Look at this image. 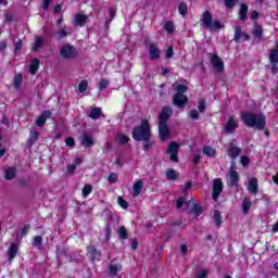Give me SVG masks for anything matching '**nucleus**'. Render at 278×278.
I'll use <instances>...</instances> for the list:
<instances>
[{
  "label": "nucleus",
  "instance_id": "obj_51",
  "mask_svg": "<svg viewBox=\"0 0 278 278\" xmlns=\"http://www.w3.org/2000/svg\"><path fill=\"white\" fill-rule=\"evenodd\" d=\"M205 108H206L205 100L204 99L200 100L199 105H198L199 112H201V113L205 112Z\"/></svg>",
  "mask_w": 278,
  "mask_h": 278
},
{
  "label": "nucleus",
  "instance_id": "obj_28",
  "mask_svg": "<svg viewBox=\"0 0 278 278\" xmlns=\"http://www.w3.org/2000/svg\"><path fill=\"white\" fill-rule=\"evenodd\" d=\"M81 144L83 147L90 148L94 146V140L89 135H84L81 139Z\"/></svg>",
  "mask_w": 278,
  "mask_h": 278
},
{
  "label": "nucleus",
  "instance_id": "obj_44",
  "mask_svg": "<svg viewBox=\"0 0 278 278\" xmlns=\"http://www.w3.org/2000/svg\"><path fill=\"white\" fill-rule=\"evenodd\" d=\"M118 142H119V144H127V142H129V137H127V135H125V134H119Z\"/></svg>",
  "mask_w": 278,
  "mask_h": 278
},
{
  "label": "nucleus",
  "instance_id": "obj_59",
  "mask_svg": "<svg viewBox=\"0 0 278 278\" xmlns=\"http://www.w3.org/2000/svg\"><path fill=\"white\" fill-rule=\"evenodd\" d=\"M75 170H77V164H72L67 166V173H70L71 175H73Z\"/></svg>",
  "mask_w": 278,
  "mask_h": 278
},
{
  "label": "nucleus",
  "instance_id": "obj_26",
  "mask_svg": "<svg viewBox=\"0 0 278 278\" xmlns=\"http://www.w3.org/2000/svg\"><path fill=\"white\" fill-rule=\"evenodd\" d=\"M248 12H249V5H247L245 3H242L240 5V11H239V18H240V21H247Z\"/></svg>",
  "mask_w": 278,
  "mask_h": 278
},
{
  "label": "nucleus",
  "instance_id": "obj_27",
  "mask_svg": "<svg viewBox=\"0 0 278 278\" xmlns=\"http://www.w3.org/2000/svg\"><path fill=\"white\" fill-rule=\"evenodd\" d=\"M277 45L275 49H271L269 52V62L270 64H278V49H277Z\"/></svg>",
  "mask_w": 278,
  "mask_h": 278
},
{
  "label": "nucleus",
  "instance_id": "obj_4",
  "mask_svg": "<svg viewBox=\"0 0 278 278\" xmlns=\"http://www.w3.org/2000/svg\"><path fill=\"white\" fill-rule=\"evenodd\" d=\"M201 23L205 29H210L211 31H219L223 29L225 25L219 22V20H213L212 12L204 11L201 16Z\"/></svg>",
  "mask_w": 278,
  "mask_h": 278
},
{
  "label": "nucleus",
  "instance_id": "obj_38",
  "mask_svg": "<svg viewBox=\"0 0 278 278\" xmlns=\"http://www.w3.org/2000/svg\"><path fill=\"white\" fill-rule=\"evenodd\" d=\"M33 247H36L37 249H41V247H42V237L41 236L34 237Z\"/></svg>",
  "mask_w": 278,
  "mask_h": 278
},
{
  "label": "nucleus",
  "instance_id": "obj_36",
  "mask_svg": "<svg viewBox=\"0 0 278 278\" xmlns=\"http://www.w3.org/2000/svg\"><path fill=\"white\" fill-rule=\"evenodd\" d=\"M204 155H207L208 157H214L216 155V150H214L212 147L206 146L203 149Z\"/></svg>",
  "mask_w": 278,
  "mask_h": 278
},
{
  "label": "nucleus",
  "instance_id": "obj_1",
  "mask_svg": "<svg viewBox=\"0 0 278 278\" xmlns=\"http://www.w3.org/2000/svg\"><path fill=\"white\" fill-rule=\"evenodd\" d=\"M173 116V109L168 105L162 108L159 115V136L162 142H166L170 138V130L168 129V121Z\"/></svg>",
  "mask_w": 278,
  "mask_h": 278
},
{
  "label": "nucleus",
  "instance_id": "obj_5",
  "mask_svg": "<svg viewBox=\"0 0 278 278\" xmlns=\"http://www.w3.org/2000/svg\"><path fill=\"white\" fill-rule=\"evenodd\" d=\"M60 55L64 60H75V58H77L78 55V52L74 46H71L70 43H67L61 47Z\"/></svg>",
  "mask_w": 278,
  "mask_h": 278
},
{
  "label": "nucleus",
  "instance_id": "obj_63",
  "mask_svg": "<svg viewBox=\"0 0 278 278\" xmlns=\"http://www.w3.org/2000/svg\"><path fill=\"white\" fill-rule=\"evenodd\" d=\"M38 131H33L31 134H30V140H31V142H36V140H38Z\"/></svg>",
  "mask_w": 278,
  "mask_h": 278
},
{
  "label": "nucleus",
  "instance_id": "obj_47",
  "mask_svg": "<svg viewBox=\"0 0 278 278\" xmlns=\"http://www.w3.org/2000/svg\"><path fill=\"white\" fill-rule=\"evenodd\" d=\"M108 86H110V80L102 78L99 84L100 90H105V88H108Z\"/></svg>",
  "mask_w": 278,
  "mask_h": 278
},
{
  "label": "nucleus",
  "instance_id": "obj_7",
  "mask_svg": "<svg viewBox=\"0 0 278 278\" xmlns=\"http://www.w3.org/2000/svg\"><path fill=\"white\" fill-rule=\"evenodd\" d=\"M167 155H169L170 162H179V144L175 141H172L168 144V148L166 150Z\"/></svg>",
  "mask_w": 278,
  "mask_h": 278
},
{
  "label": "nucleus",
  "instance_id": "obj_3",
  "mask_svg": "<svg viewBox=\"0 0 278 278\" xmlns=\"http://www.w3.org/2000/svg\"><path fill=\"white\" fill-rule=\"evenodd\" d=\"M151 125L149 119H142L139 126L132 129V138L136 142H142L143 140H151L152 137Z\"/></svg>",
  "mask_w": 278,
  "mask_h": 278
},
{
  "label": "nucleus",
  "instance_id": "obj_56",
  "mask_svg": "<svg viewBox=\"0 0 278 278\" xmlns=\"http://www.w3.org/2000/svg\"><path fill=\"white\" fill-rule=\"evenodd\" d=\"M4 21L5 23H12V21H14V16L12 15V13H5L4 14Z\"/></svg>",
  "mask_w": 278,
  "mask_h": 278
},
{
  "label": "nucleus",
  "instance_id": "obj_14",
  "mask_svg": "<svg viewBox=\"0 0 278 278\" xmlns=\"http://www.w3.org/2000/svg\"><path fill=\"white\" fill-rule=\"evenodd\" d=\"M106 270L111 277H116V275H118V273H121V270H123V265H121L118 263H115V264L111 263L106 267Z\"/></svg>",
  "mask_w": 278,
  "mask_h": 278
},
{
  "label": "nucleus",
  "instance_id": "obj_6",
  "mask_svg": "<svg viewBox=\"0 0 278 278\" xmlns=\"http://www.w3.org/2000/svg\"><path fill=\"white\" fill-rule=\"evenodd\" d=\"M239 181H240V175L236 170V161H232L230 168L228 170V186L230 188H233L238 186Z\"/></svg>",
  "mask_w": 278,
  "mask_h": 278
},
{
  "label": "nucleus",
  "instance_id": "obj_57",
  "mask_svg": "<svg viewBox=\"0 0 278 278\" xmlns=\"http://www.w3.org/2000/svg\"><path fill=\"white\" fill-rule=\"evenodd\" d=\"M190 116L193 121H199V111L197 110L190 111Z\"/></svg>",
  "mask_w": 278,
  "mask_h": 278
},
{
  "label": "nucleus",
  "instance_id": "obj_55",
  "mask_svg": "<svg viewBox=\"0 0 278 278\" xmlns=\"http://www.w3.org/2000/svg\"><path fill=\"white\" fill-rule=\"evenodd\" d=\"M66 36H68V33L64 29H61L58 31V38L59 40H62V38H66Z\"/></svg>",
  "mask_w": 278,
  "mask_h": 278
},
{
  "label": "nucleus",
  "instance_id": "obj_62",
  "mask_svg": "<svg viewBox=\"0 0 278 278\" xmlns=\"http://www.w3.org/2000/svg\"><path fill=\"white\" fill-rule=\"evenodd\" d=\"M52 0H43L42 10H49V5H51Z\"/></svg>",
  "mask_w": 278,
  "mask_h": 278
},
{
  "label": "nucleus",
  "instance_id": "obj_46",
  "mask_svg": "<svg viewBox=\"0 0 278 278\" xmlns=\"http://www.w3.org/2000/svg\"><path fill=\"white\" fill-rule=\"evenodd\" d=\"M109 184H116V181H118V175L116 173H111L109 175Z\"/></svg>",
  "mask_w": 278,
  "mask_h": 278
},
{
  "label": "nucleus",
  "instance_id": "obj_49",
  "mask_svg": "<svg viewBox=\"0 0 278 278\" xmlns=\"http://www.w3.org/2000/svg\"><path fill=\"white\" fill-rule=\"evenodd\" d=\"M195 278H207V269H201L197 271Z\"/></svg>",
  "mask_w": 278,
  "mask_h": 278
},
{
  "label": "nucleus",
  "instance_id": "obj_24",
  "mask_svg": "<svg viewBox=\"0 0 278 278\" xmlns=\"http://www.w3.org/2000/svg\"><path fill=\"white\" fill-rule=\"evenodd\" d=\"M4 177L8 181H12L16 177V169L15 167H9L4 170Z\"/></svg>",
  "mask_w": 278,
  "mask_h": 278
},
{
  "label": "nucleus",
  "instance_id": "obj_11",
  "mask_svg": "<svg viewBox=\"0 0 278 278\" xmlns=\"http://www.w3.org/2000/svg\"><path fill=\"white\" fill-rule=\"evenodd\" d=\"M87 255L91 262H96L101 260V251L97 250L94 245L87 247Z\"/></svg>",
  "mask_w": 278,
  "mask_h": 278
},
{
  "label": "nucleus",
  "instance_id": "obj_52",
  "mask_svg": "<svg viewBox=\"0 0 278 278\" xmlns=\"http://www.w3.org/2000/svg\"><path fill=\"white\" fill-rule=\"evenodd\" d=\"M29 229H31V225L29 224L24 225V227L22 228V237L27 236V233H29Z\"/></svg>",
  "mask_w": 278,
  "mask_h": 278
},
{
  "label": "nucleus",
  "instance_id": "obj_40",
  "mask_svg": "<svg viewBox=\"0 0 278 278\" xmlns=\"http://www.w3.org/2000/svg\"><path fill=\"white\" fill-rule=\"evenodd\" d=\"M176 94H186V92H188V86L181 84V85H177L176 87Z\"/></svg>",
  "mask_w": 278,
  "mask_h": 278
},
{
  "label": "nucleus",
  "instance_id": "obj_34",
  "mask_svg": "<svg viewBox=\"0 0 278 278\" xmlns=\"http://www.w3.org/2000/svg\"><path fill=\"white\" fill-rule=\"evenodd\" d=\"M178 12L181 16H186L188 14V4H186V2H180L178 5Z\"/></svg>",
  "mask_w": 278,
  "mask_h": 278
},
{
  "label": "nucleus",
  "instance_id": "obj_41",
  "mask_svg": "<svg viewBox=\"0 0 278 278\" xmlns=\"http://www.w3.org/2000/svg\"><path fill=\"white\" fill-rule=\"evenodd\" d=\"M14 45H15V48H14V53L15 55L18 54V51H21V49H23V40L22 39H14Z\"/></svg>",
  "mask_w": 278,
  "mask_h": 278
},
{
  "label": "nucleus",
  "instance_id": "obj_13",
  "mask_svg": "<svg viewBox=\"0 0 278 278\" xmlns=\"http://www.w3.org/2000/svg\"><path fill=\"white\" fill-rule=\"evenodd\" d=\"M240 38H244V40H251V36H249V34L242 33V26H235V42L240 43Z\"/></svg>",
  "mask_w": 278,
  "mask_h": 278
},
{
  "label": "nucleus",
  "instance_id": "obj_15",
  "mask_svg": "<svg viewBox=\"0 0 278 278\" xmlns=\"http://www.w3.org/2000/svg\"><path fill=\"white\" fill-rule=\"evenodd\" d=\"M236 129H238V122H236V118L233 116H230L225 126V131L226 134H233Z\"/></svg>",
  "mask_w": 278,
  "mask_h": 278
},
{
  "label": "nucleus",
  "instance_id": "obj_32",
  "mask_svg": "<svg viewBox=\"0 0 278 278\" xmlns=\"http://www.w3.org/2000/svg\"><path fill=\"white\" fill-rule=\"evenodd\" d=\"M42 45H45V39L42 37H37L33 46V51H40Z\"/></svg>",
  "mask_w": 278,
  "mask_h": 278
},
{
  "label": "nucleus",
  "instance_id": "obj_16",
  "mask_svg": "<svg viewBox=\"0 0 278 278\" xmlns=\"http://www.w3.org/2000/svg\"><path fill=\"white\" fill-rule=\"evenodd\" d=\"M18 253V245L16 243H11V247L8 250L9 255V264H12L14 257H16V254Z\"/></svg>",
  "mask_w": 278,
  "mask_h": 278
},
{
  "label": "nucleus",
  "instance_id": "obj_25",
  "mask_svg": "<svg viewBox=\"0 0 278 278\" xmlns=\"http://www.w3.org/2000/svg\"><path fill=\"white\" fill-rule=\"evenodd\" d=\"M22 84H23V75L15 74V76L13 78V88H15V90H21Z\"/></svg>",
  "mask_w": 278,
  "mask_h": 278
},
{
  "label": "nucleus",
  "instance_id": "obj_48",
  "mask_svg": "<svg viewBox=\"0 0 278 278\" xmlns=\"http://www.w3.org/2000/svg\"><path fill=\"white\" fill-rule=\"evenodd\" d=\"M185 201H186V199L184 197H180L176 200L177 210H181V207H184Z\"/></svg>",
  "mask_w": 278,
  "mask_h": 278
},
{
  "label": "nucleus",
  "instance_id": "obj_54",
  "mask_svg": "<svg viewBox=\"0 0 278 278\" xmlns=\"http://www.w3.org/2000/svg\"><path fill=\"white\" fill-rule=\"evenodd\" d=\"M174 55V50H173V46L168 47L165 53V56L167 60H170V58H173Z\"/></svg>",
  "mask_w": 278,
  "mask_h": 278
},
{
  "label": "nucleus",
  "instance_id": "obj_45",
  "mask_svg": "<svg viewBox=\"0 0 278 278\" xmlns=\"http://www.w3.org/2000/svg\"><path fill=\"white\" fill-rule=\"evenodd\" d=\"M117 202L118 205L123 207V210H127V207H129V203H127L123 197H118Z\"/></svg>",
  "mask_w": 278,
  "mask_h": 278
},
{
  "label": "nucleus",
  "instance_id": "obj_9",
  "mask_svg": "<svg viewBox=\"0 0 278 278\" xmlns=\"http://www.w3.org/2000/svg\"><path fill=\"white\" fill-rule=\"evenodd\" d=\"M173 103L176 105V108H186V105H188V96L175 93L173 97Z\"/></svg>",
  "mask_w": 278,
  "mask_h": 278
},
{
  "label": "nucleus",
  "instance_id": "obj_20",
  "mask_svg": "<svg viewBox=\"0 0 278 278\" xmlns=\"http://www.w3.org/2000/svg\"><path fill=\"white\" fill-rule=\"evenodd\" d=\"M103 116V111L101 108H92L89 114V118H92V121H99Z\"/></svg>",
  "mask_w": 278,
  "mask_h": 278
},
{
  "label": "nucleus",
  "instance_id": "obj_60",
  "mask_svg": "<svg viewBox=\"0 0 278 278\" xmlns=\"http://www.w3.org/2000/svg\"><path fill=\"white\" fill-rule=\"evenodd\" d=\"M226 8H233V5H236V0H225L224 1Z\"/></svg>",
  "mask_w": 278,
  "mask_h": 278
},
{
  "label": "nucleus",
  "instance_id": "obj_17",
  "mask_svg": "<svg viewBox=\"0 0 278 278\" xmlns=\"http://www.w3.org/2000/svg\"><path fill=\"white\" fill-rule=\"evenodd\" d=\"M87 22L88 15H84L81 13L75 15L74 25H78V27H84V25H86Z\"/></svg>",
  "mask_w": 278,
  "mask_h": 278
},
{
  "label": "nucleus",
  "instance_id": "obj_31",
  "mask_svg": "<svg viewBox=\"0 0 278 278\" xmlns=\"http://www.w3.org/2000/svg\"><path fill=\"white\" fill-rule=\"evenodd\" d=\"M213 218L215 220L216 227H220L223 225V215H220V211L215 210Z\"/></svg>",
  "mask_w": 278,
  "mask_h": 278
},
{
  "label": "nucleus",
  "instance_id": "obj_33",
  "mask_svg": "<svg viewBox=\"0 0 278 278\" xmlns=\"http://www.w3.org/2000/svg\"><path fill=\"white\" fill-rule=\"evenodd\" d=\"M109 14H110V17L104 23L105 27H109L110 23L114 21V16H116V8L109 9Z\"/></svg>",
  "mask_w": 278,
  "mask_h": 278
},
{
  "label": "nucleus",
  "instance_id": "obj_64",
  "mask_svg": "<svg viewBox=\"0 0 278 278\" xmlns=\"http://www.w3.org/2000/svg\"><path fill=\"white\" fill-rule=\"evenodd\" d=\"M277 64L278 63H271V73H273V75H277V73H278Z\"/></svg>",
  "mask_w": 278,
  "mask_h": 278
},
{
  "label": "nucleus",
  "instance_id": "obj_2",
  "mask_svg": "<svg viewBox=\"0 0 278 278\" xmlns=\"http://www.w3.org/2000/svg\"><path fill=\"white\" fill-rule=\"evenodd\" d=\"M241 121L247 127H255L258 131L266 127V116L263 113L243 112L241 113Z\"/></svg>",
  "mask_w": 278,
  "mask_h": 278
},
{
  "label": "nucleus",
  "instance_id": "obj_30",
  "mask_svg": "<svg viewBox=\"0 0 278 278\" xmlns=\"http://www.w3.org/2000/svg\"><path fill=\"white\" fill-rule=\"evenodd\" d=\"M166 179H168V181H175L179 179V173L175 172V169H168L166 172Z\"/></svg>",
  "mask_w": 278,
  "mask_h": 278
},
{
  "label": "nucleus",
  "instance_id": "obj_37",
  "mask_svg": "<svg viewBox=\"0 0 278 278\" xmlns=\"http://www.w3.org/2000/svg\"><path fill=\"white\" fill-rule=\"evenodd\" d=\"M118 236L119 238H122V240H127L129 238V235L127 233V228H125V226L119 227Z\"/></svg>",
  "mask_w": 278,
  "mask_h": 278
},
{
  "label": "nucleus",
  "instance_id": "obj_39",
  "mask_svg": "<svg viewBox=\"0 0 278 278\" xmlns=\"http://www.w3.org/2000/svg\"><path fill=\"white\" fill-rule=\"evenodd\" d=\"M92 192V185L86 184L83 188V197L86 199Z\"/></svg>",
  "mask_w": 278,
  "mask_h": 278
},
{
  "label": "nucleus",
  "instance_id": "obj_19",
  "mask_svg": "<svg viewBox=\"0 0 278 278\" xmlns=\"http://www.w3.org/2000/svg\"><path fill=\"white\" fill-rule=\"evenodd\" d=\"M252 34L257 40H264V28L262 27V25L255 24Z\"/></svg>",
  "mask_w": 278,
  "mask_h": 278
},
{
  "label": "nucleus",
  "instance_id": "obj_10",
  "mask_svg": "<svg viewBox=\"0 0 278 278\" xmlns=\"http://www.w3.org/2000/svg\"><path fill=\"white\" fill-rule=\"evenodd\" d=\"M211 63L213 68H215L216 73H223V71H225V63L223 62L220 56H218V54L212 55Z\"/></svg>",
  "mask_w": 278,
  "mask_h": 278
},
{
  "label": "nucleus",
  "instance_id": "obj_18",
  "mask_svg": "<svg viewBox=\"0 0 278 278\" xmlns=\"http://www.w3.org/2000/svg\"><path fill=\"white\" fill-rule=\"evenodd\" d=\"M144 188V182L142 180H137L132 186V197H140V192Z\"/></svg>",
  "mask_w": 278,
  "mask_h": 278
},
{
  "label": "nucleus",
  "instance_id": "obj_35",
  "mask_svg": "<svg viewBox=\"0 0 278 278\" xmlns=\"http://www.w3.org/2000/svg\"><path fill=\"white\" fill-rule=\"evenodd\" d=\"M142 142H144L142 149L146 152L151 151L153 149V144H155L151 139L143 140Z\"/></svg>",
  "mask_w": 278,
  "mask_h": 278
},
{
  "label": "nucleus",
  "instance_id": "obj_43",
  "mask_svg": "<svg viewBox=\"0 0 278 278\" xmlns=\"http://www.w3.org/2000/svg\"><path fill=\"white\" fill-rule=\"evenodd\" d=\"M164 29L167 31V34H173L175 31V25L173 22H166L164 25Z\"/></svg>",
  "mask_w": 278,
  "mask_h": 278
},
{
  "label": "nucleus",
  "instance_id": "obj_50",
  "mask_svg": "<svg viewBox=\"0 0 278 278\" xmlns=\"http://www.w3.org/2000/svg\"><path fill=\"white\" fill-rule=\"evenodd\" d=\"M46 123H47V119H46L42 115H40V116L37 118V121H36L37 127H42V125H45Z\"/></svg>",
  "mask_w": 278,
  "mask_h": 278
},
{
  "label": "nucleus",
  "instance_id": "obj_21",
  "mask_svg": "<svg viewBox=\"0 0 278 278\" xmlns=\"http://www.w3.org/2000/svg\"><path fill=\"white\" fill-rule=\"evenodd\" d=\"M248 191L251 194H257V178H252L249 182H248Z\"/></svg>",
  "mask_w": 278,
  "mask_h": 278
},
{
  "label": "nucleus",
  "instance_id": "obj_8",
  "mask_svg": "<svg viewBox=\"0 0 278 278\" xmlns=\"http://www.w3.org/2000/svg\"><path fill=\"white\" fill-rule=\"evenodd\" d=\"M223 192V180L220 178H215L213 180V191L212 199L213 201H218L220 193Z\"/></svg>",
  "mask_w": 278,
  "mask_h": 278
},
{
  "label": "nucleus",
  "instance_id": "obj_29",
  "mask_svg": "<svg viewBox=\"0 0 278 278\" xmlns=\"http://www.w3.org/2000/svg\"><path fill=\"white\" fill-rule=\"evenodd\" d=\"M251 210V198H244L242 202V213L244 216L249 214V211Z\"/></svg>",
  "mask_w": 278,
  "mask_h": 278
},
{
  "label": "nucleus",
  "instance_id": "obj_22",
  "mask_svg": "<svg viewBox=\"0 0 278 278\" xmlns=\"http://www.w3.org/2000/svg\"><path fill=\"white\" fill-rule=\"evenodd\" d=\"M38 68H40V60L34 59L29 65L30 75H36L38 73Z\"/></svg>",
  "mask_w": 278,
  "mask_h": 278
},
{
  "label": "nucleus",
  "instance_id": "obj_61",
  "mask_svg": "<svg viewBox=\"0 0 278 278\" xmlns=\"http://www.w3.org/2000/svg\"><path fill=\"white\" fill-rule=\"evenodd\" d=\"M51 111L46 110L42 112L41 116L47 121V118H51Z\"/></svg>",
  "mask_w": 278,
  "mask_h": 278
},
{
  "label": "nucleus",
  "instance_id": "obj_53",
  "mask_svg": "<svg viewBox=\"0 0 278 278\" xmlns=\"http://www.w3.org/2000/svg\"><path fill=\"white\" fill-rule=\"evenodd\" d=\"M65 144H66V147H75V139L73 138V137H67L66 139H65Z\"/></svg>",
  "mask_w": 278,
  "mask_h": 278
},
{
  "label": "nucleus",
  "instance_id": "obj_42",
  "mask_svg": "<svg viewBox=\"0 0 278 278\" xmlns=\"http://www.w3.org/2000/svg\"><path fill=\"white\" fill-rule=\"evenodd\" d=\"M78 90H79V92H86V90H88V80L87 79H83L79 83Z\"/></svg>",
  "mask_w": 278,
  "mask_h": 278
},
{
  "label": "nucleus",
  "instance_id": "obj_58",
  "mask_svg": "<svg viewBox=\"0 0 278 278\" xmlns=\"http://www.w3.org/2000/svg\"><path fill=\"white\" fill-rule=\"evenodd\" d=\"M241 164L242 166H248L251 164V160H249V156H241Z\"/></svg>",
  "mask_w": 278,
  "mask_h": 278
},
{
  "label": "nucleus",
  "instance_id": "obj_12",
  "mask_svg": "<svg viewBox=\"0 0 278 278\" xmlns=\"http://www.w3.org/2000/svg\"><path fill=\"white\" fill-rule=\"evenodd\" d=\"M162 53V50H160V47L156 42H151L149 46V55L150 60H160V55Z\"/></svg>",
  "mask_w": 278,
  "mask_h": 278
},
{
  "label": "nucleus",
  "instance_id": "obj_23",
  "mask_svg": "<svg viewBox=\"0 0 278 278\" xmlns=\"http://www.w3.org/2000/svg\"><path fill=\"white\" fill-rule=\"evenodd\" d=\"M240 153H242V150L240 148L233 146L228 148V155L229 157H231V160H236V157H238Z\"/></svg>",
  "mask_w": 278,
  "mask_h": 278
}]
</instances>
